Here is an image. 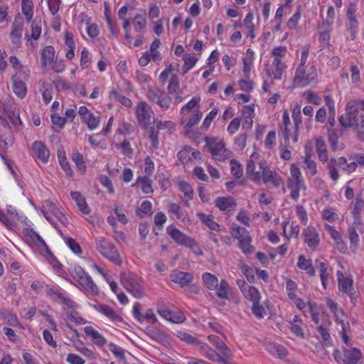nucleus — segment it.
Here are the masks:
<instances>
[{
	"label": "nucleus",
	"mask_w": 364,
	"mask_h": 364,
	"mask_svg": "<svg viewBox=\"0 0 364 364\" xmlns=\"http://www.w3.org/2000/svg\"><path fill=\"white\" fill-rule=\"evenodd\" d=\"M254 155L247 164V174L249 178L259 184L262 182L268 187L279 188L282 183V177L275 171H272L264 161L256 163L253 159Z\"/></svg>",
	"instance_id": "f257e3e1"
},
{
	"label": "nucleus",
	"mask_w": 364,
	"mask_h": 364,
	"mask_svg": "<svg viewBox=\"0 0 364 364\" xmlns=\"http://www.w3.org/2000/svg\"><path fill=\"white\" fill-rule=\"evenodd\" d=\"M205 145L204 149H207L211 154L212 158L215 161H224L230 158V152L225 148L223 139L217 137L205 138Z\"/></svg>",
	"instance_id": "f03ea898"
},
{
	"label": "nucleus",
	"mask_w": 364,
	"mask_h": 364,
	"mask_svg": "<svg viewBox=\"0 0 364 364\" xmlns=\"http://www.w3.org/2000/svg\"><path fill=\"white\" fill-rule=\"evenodd\" d=\"M120 281L122 286L133 296L141 299L144 295L141 280L134 273L123 272L120 275Z\"/></svg>",
	"instance_id": "7ed1b4c3"
},
{
	"label": "nucleus",
	"mask_w": 364,
	"mask_h": 364,
	"mask_svg": "<svg viewBox=\"0 0 364 364\" xmlns=\"http://www.w3.org/2000/svg\"><path fill=\"white\" fill-rule=\"evenodd\" d=\"M287 187L291 190L290 197L296 200L299 198L301 189H306L304 180L297 165L290 166V176L287 179Z\"/></svg>",
	"instance_id": "20e7f679"
},
{
	"label": "nucleus",
	"mask_w": 364,
	"mask_h": 364,
	"mask_svg": "<svg viewBox=\"0 0 364 364\" xmlns=\"http://www.w3.org/2000/svg\"><path fill=\"white\" fill-rule=\"evenodd\" d=\"M95 242L97 250L103 257L117 265L121 264L119 253L112 242L105 237H100L96 239Z\"/></svg>",
	"instance_id": "39448f33"
},
{
	"label": "nucleus",
	"mask_w": 364,
	"mask_h": 364,
	"mask_svg": "<svg viewBox=\"0 0 364 364\" xmlns=\"http://www.w3.org/2000/svg\"><path fill=\"white\" fill-rule=\"evenodd\" d=\"M73 278L88 294L96 295L98 294V288L90 277L80 266H74L70 270Z\"/></svg>",
	"instance_id": "423d86ee"
},
{
	"label": "nucleus",
	"mask_w": 364,
	"mask_h": 364,
	"mask_svg": "<svg viewBox=\"0 0 364 364\" xmlns=\"http://www.w3.org/2000/svg\"><path fill=\"white\" fill-rule=\"evenodd\" d=\"M168 235L178 244L191 248L196 255H203V251L193 239L181 232L173 225L166 228Z\"/></svg>",
	"instance_id": "0eeeda50"
},
{
	"label": "nucleus",
	"mask_w": 364,
	"mask_h": 364,
	"mask_svg": "<svg viewBox=\"0 0 364 364\" xmlns=\"http://www.w3.org/2000/svg\"><path fill=\"white\" fill-rule=\"evenodd\" d=\"M317 70L314 65L307 70L304 68L297 67L295 71L293 83L296 87H304L316 81L317 78Z\"/></svg>",
	"instance_id": "6e6552de"
},
{
	"label": "nucleus",
	"mask_w": 364,
	"mask_h": 364,
	"mask_svg": "<svg viewBox=\"0 0 364 364\" xmlns=\"http://www.w3.org/2000/svg\"><path fill=\"white\" fill-rule=\"evenodd\" d=\"M339 122L343 127H353L358 132V138L364 141V114L346 113L339 117Z\"/></svg>",
	"instance_id": "1a4fd4ad"
},
{
	"label": "nucleus",
	"mask_w": 364,
	"mask_h": 364,
	"mask_svg": "<svg viewBox=\"0 0 364 364\" xmlns=\"http://www.w3.org/2000/svg\"><path fill=\"white\" fill-rule=\"evenodd\" d=\"M146 96L151 102L157 105L162 112H166L170 108L171 98L160 88L148 87Z\"/></svg>",
	"instance_id": "9d476101"
},
{
	"label": "nucleus",
	"mask_w": 364,
	"mask_h": 364,
	"mask_svg": "<svg viewBox=\"0 0 364 364\" xmlns=\"http://www.w3.org/2000/svg\"><path fill=\"white\" fill-rule=\"evenodd\" d=\"M48 294L53 299L59 300L64 305V310L66 311L68 318H81L78 312L75 310L76 304L70 299L65 298L60 290L50 289Z\"/></svg>",
	"instance_id": "9b49d317"
},
{
	"label": "nucleus",
	"mask_w": 364,
	"mask_h": 364,
	"mask_svg": "<svg viewBox=\"0 0 364 364\" xmlns=\"http://www.w3.org/2000/svg\"><path fill=\"white\" fill-rule=\"evenodd\" d=\"M136 116L138 123L144 128L154 121V114L151 107L144 101H140L136 106Z\"/></svg>",
	"instance_id": "f8f14e48"
},
{
	"label": "nucleus",
	"mask_w": 364,
	"mask_h": 364,
	"mask_svg": "<svg viewBox=\"0 0 364 364\" xmlns=\"http://www.w3.org/2000/svg\"><path fill=\"white\" fill-rule=\"evenodd\" d=\"M358 11L357 4L355 2H350L346 10L347 26L350 33L352 40L355 38V34L358 28L359 22L357 19L356 13Z\"/></svg>",
	"instance_id": "ddd939ff"
},
{
	"label": "nucleus",
	"mask_w": 364,
	"mask_h": 364,
	"mask_svg": "<svg viewBox=\"0 0 364 364\" xmlns=\"http://www.w3.org/2000/svg\"><path fill=\"white\" fill-rule=\"evenodd\" d=\"M200 352L208 360L220 364H228V359L231 358L224 356L223 354H219L216 350L208 346L206 343L201 345Z\"/></svg>",
	"instance_id": "4468645a"
},
{
	"label": "nucleus",
	"mask_w": 364,
	"mask_h": 364,
	"mask_svg": "<svg viewBox=\"0 0 364 364\" xmlns=\"http://www.w3.org/2000/svg\"><path fill=\"white\" fill-rule=\"evenodd\" d=\"M263 346L267 352L280 359H285L289 355L288 350L283 346L275 342L266 341Z\"/></svg>",
	"instance_id": "2eb2a0df"
},
{
	"label": "nucleus",
	"mask_w": 364,
	"mask_h": 364,
	"mask_svg": "<svg viewBox=\"0 0 364 364\" xmlns=\"http://www.w3.org/2000/svg\"><path fill=\"white\" fill-rule=\"evenodd\" d=\"M170 278L173 282L178 284L181 287L188 286L193 279L192 274L178 270L173 271Z\"/></svg>",
	"instance_id": "dca6fc26"
},
{
	"label": "nucleus",
	"mask_w": 364,
	"mask_h": 364,
	"mask_svg": "<svg viewBox=\"0 0 364 364\" xmlns=\"http://www.w3.org/2000/svg\"><path fill=\"white\" fill-rule=\"evenodd\" d=\"M201 117L202 114L200 109L196 108L193 110L189 119L187 118V116H181V124L183 125L186 131L189 132L191 131L192 128L199 122Z\"/></svg>",
	"instance_id": "f3484780"
},
{
	"label": "nucleus",
	"mask_w": 364,
	"mask_h": 364,
	"mask_svg": "<svg viewBox=\"0 0 364 364\" xmlns=\"http://www.w3.org/2000/svg\"><path fill=\"white\" fill-rule=\"evenodd\" d=\"M304 242L311 249H316L319 244V235L314 228L308 227L304 230Z\"/></svg>",
	"instance_id": "a211bd4d"
},
{
	"label": "nucleus",
	"mask_w": 364,
	"mask_h": 364,
	"mask_svg": "<svg viewBox=\"0 0 364 364\" xmlns=\"http://www.w3.org/2000/svg\"><path fill=\"white\" fill-rule=\"evenodd\" d=\"M362 353L356 348L343 350V364H359Z\"/></svg>",
	"instance_id": "6ab92c4d"
},
{
	"label": "nucleus",
	"mask_w": 364,
	"mask_h": 364,
	"mask_svg": "<svg viewBox=\"0 0 364 364\" xmlns=\"http://www.w3.org/2000/svg\"><path fill=\"white\" fill-rule=\"evenodd\" d=\"M157 311L159 316L164 318H186L184 314L173 306L159 308Z\"/></svg>",
	"instance_id": "aec40b11"
},
{
	"label": "nucleus",
	"mask_w": 364,
	"mask_h": 364,
	"mask_svg": "<svg viewBox=\"0 0 364 364\" xmlns=\"http://www.w3.org/2000/svg\"><path fill=\"white\" fill-rule=\"evenodd\" d=\"M338 288L340 291L347 294L353 301L357 298V293L353 287V280L350 278H341L338 279Z\"/></svg>",
	"instance_id": "412c9836"
},
{
	"label": "nucleus",
	"mask_w": 364,
	"mask_h": 364,
	"mask_svg": "<svg viewBox=\"0 0 364 364\" xmlns=\"http://www.w3.org/2000/svg\"><path fill=\"white\" fill-rule=\"evenodd\" d=\"M32 149L38 159L42 162L46 163L48 161L50 151L43 142L36 141L32 145Z\"/></svg>",
	"instance_id": "4be33fe9"
},
{
	"label": "nucleus",
	"mask_w": 364,
	"mask_h": 364,
	"mask_svg": "<svg viewBox=\"0 0 364 364\" xmlns=\"http://www.w3.org/2000/svg\"><path fill=\"white\" fill-rule=\"evenodd\" d=\"M22 30V24L18 23L16 19L13 23L12 30L10 34L11 43L13 44V48L17 49L20 47Z\"/></svg>",
	"instance_id": "5701e85b"
},
{
	"label": "nucleus",
	"mask_w": 364,
	"mask_h": 364,
	"mask_svg": "<svg viewBox=\"0 0 364 364\" xmlns=\"http://www.w3.org/2000/svg\"><path fill=\"white\" fill-rule=\"evenodd\" d=\"M84 331L87 336L92 338L93 343L98 346H103L107 343L106 338L92 326H87L84 328Z\"/></svg>",
	"instance_id": "b1692460"
},
{
	"label": "nucleus",
	"mask_w": 364,
	"mask_h": 364,
	"mask_svg": "<svg viewBox=\"0 0 364 364\" xmlns=\"http://www.w3.org/2000/svg\"><path fill=\"white\" fill-rule=\"evenodd\" d=\"M304 169L306 171V176L310 178L317 174L316 163L311 159V156L309 153L306 152L304 157Z\"/></svg>",
	"instance_id": "393cba45"
},
{
	"label": "nucleus",
	"mask_w": 364,
	"mask_h": 364,
	"mask_svg": "<svg viewBox=\"0 0 364 364\" xmlns=\"http://www.w3.org/2000/svg\"><path fill=\"white\" fill-rule=\"evenodd\" d=\"M208 340L215 347L220 351V353L226 357H232V352L228 346L218 336L214 335H210L208 336Z\"/></svg>",
	"instance_id": "a878e982"
},
{
	"label": "nucleus",
	"mask_w": 364,
	"mask_h": 364,
	"mask_svg": "<svg viewBox=\"0 0 364 364\" xmlns=\"http://www.w3.org/2000/svg\"><path fill=\"white\" fill-rule=\"evenodd\" d=\"M255 110L251 106H244L242 109L241 118L242 120V128L250 129L252 127V119Z\"/></svg>",
	"instance_id": "bb28decb"
},
{
	"label": "nucleus",
	"mask_w": 364,
	"mask_h": 364,
	"mask_svg": "<svg viewBox=\"0 0 364 364\" xmlns=\"http://www.w3.org/2000/svg\"><path fill=\"white\" fill-rule=\"evenodd\" d=\"M315 148L319 161L326 163L328 160V155L325 141L322 137L316 138Z\"/></svg>",
	"instance_id": "cd10ccee"
},
{
	"label": "nucleus",
	"mask_w": 364,
	"mask_h": 364,
	"mask_svg": "<svg viewBox=\"0 0 364 364\" xmlns=\"http://www.w3.org/2000/svg\"><path fill=\"white\" fill-rule=\"evenodd\" d=\"M55 49L51 46H47L42 50L40 54L43 67L51 65L55 57Z\"/></svg>",
	"instance_id": "c85d7f7f"
},
{
	"label": "nucleus",
	"mask_w": 364,
	"mask_h": 364,
	"mask_svg": "<svg viewBox=\"0 0 364 364\" xmlns=\"http://www.w3.org/2000/svg\"><path fill=\"white\" fill-rule=\"evenodd\" d=\"M342 135V131L339 129H329L328 132V139L331 145V150L336 151L343 149L342 146L338 145V139Z\"/></svg>",
	"instance_id": "c756f323"
},
{
	"label": "nucleus",
	"mask_w": 364,
	"mask_h": 364,
	"mask_svg": "<svg viewBox=\"0 0 364 364\" xmlns=\"http://www.w3.org/2000/svg\"><path fill=\"white\" fill-rule=\"evenodd\" d=\"M70 196L73 200L75 201V203L78 208V209L83 214H89L90 212V209L88 207L85 198L82 196L80 192L74 191L70 193Z\"/></svg>",
	"instance_id": "7c9ffc66"
},
{
	"label": "nucleus",
	"mask_w": 364,
	"mask_h": 364,
	"mask_svg": "<svg viewBox=\"0 0 364 364\" xmlns=\"http://www.w3.org/2000/svg\"><path fill=\"white\" fill-rule=\"evenodd\" d=\"M14 92L19 97L23 98L27 93V88L24 82L18 77L13 76L11 78Z\"/></svg>",
	"instance_id": "2f4dec72"
},
{
	"label": "nucleus",
	"mask_w": 364,
	"mask_h": 364,
	"mask_svg": "<svg viewBox=\"0 0 364 364\" xmlns=\"http://www.w3.org/2000/svg\"><path fill=\"white\" fill-rule=\"evenodd\" d=\"M215 205L221 211H225L228 208H235L236 203L235 200L230 197H218L215 200Z\"/></svg>",
	"instance_id": "473e14b6"
},
{
	"label": "nucleus",
	"mask_w": 364,
	"mask_h": 364,
	"mask_svg": "<svg viewBox=\"0 0 364 364\" xmlns=\"http://www.w3.org/2000/svg\"><path fill=\"white\" fill-rule=\"evenodd\" d=\"M241 291L247 299L252 301L253 303L259 302L260 295L256 287L247 285L241 287Z\"/></svg>",
	"instance_id": "72a5a7b5"
},
{
	"label": "nucleus",
	"mask_w": 364,
	"mask_h": 364,
	"mask_svg": "<svg viewBox=\"0 0 364 364\" xmlns=\"http://www.w3.org/2000/svg\"><path fill=\"white\" fill-rule=\"evenodd\" d=\"M179 190L183 193V200L185 205L188 206V201L192 200L193 198V190L191 185L185 181H181L178 183Z\"/></svg>",
	"instance_id": "f704fd0d"
},
{
	"label": "nucleus",
	"mask_w": 364,
	"mask_h": 364,
	"mask_svg": "<svg viewBox=\"0 0 364 364\" xmlns=\"http://www.w3.org/2000/svg\"><path fill=\"white\" fill-rule=\"evenodd\" d=\"M229 289L230 286L227 281L222 279L220 282H217L215 289H213V291H215V294L218 298L222 299H228Z\"/></svg>",
	"instance_id": "c9c22d12"
},
{
	"label": "nucleus",
	"mask_w": 364,
	"mask_h": 364,
	"mask_svg": "<svg viewBox=\"0 0 364 364\" xmlns=\"http://www.w3.org/2000/svg\"><path fill=\"white\" fill-rule=\"evenodd\" d=\"M48 207V210L55 216V218L64 225L68 223V218L59 210V208L51 201H46L44 207Z\"/></svg>",
	"instance_id": "e433bc0d"
},
{
	"label": "nucleus",
	"mask_w": 364,
	"mask_h": 364,
	"mask_svg": "<svg viewBox=\"0 0 364 364\" xmlns=\"http://www.w3.org/2000/svg\"><path fill=\"white\" fill-rule=\"evenodd\" d=\"M360 109L364 111V100H355L349 102L346 105V114H353L354 115H358V109Z\"/></svg>",
	"instance_id": "4c0bfd02"
},
{
	"label": "nucleus",
	"mask_w": 364,
	"mask_h": 364,
	"mask_svg": "<svg viewBox=\"0 0 364 364\" xmlns=\"http://www.w3.org/2000/svg\"><path fill=\"white\" fill-rule=\"evenodd\" d=\"M253 21V15L252 13H249L246 15L244 23H243V27L246 30V36L247 38H250L251 39L255 38V35L254 33L255 32V25L252 22Z\"/></svg>",
	"instance_id": "58836bf2"
},
{
	"label": "nucleus",
	"mask_w": 364,
	"mask_h": 364,
	"mask_svg": "<svg viewBox=\"0 0 364 364\" xmlns=\"http://www.w3.org/2000/svg\"><path fill=\"white\" fill-rule=\"evenodd\" d=\"M177 336L181 341H183L193 346H199L200 349L201 348V345L204 343L199 341L197 338L182 331H178Z\"/></svg>",
	"instance_id": "ea45409f"
},
{
	"label": "nucleus",
	"mask_w": 364,
	"mask_h": 364,
	"mask_svg": "<svg viewBox=\"0 0 364 364\" xmlns=\"http://www.w3.org/2000/svg\"><path fill=\"white\" fill-rule=\"evenodd\" d=\"M198 216L200 220L210 230L218 232L220 230V225L213 220V215H205V213H198Z\"/></svg>",
	"instance_id": "a19ab883"
},
{
	"label": "nucleus",
	"mask_w": 364,
	"mask_h": 364,
	"mask_svg": "<svg viewBox=\"0 0 364 364\" xmlns=\"http://www.w3.org/2000/svg\"><path fill=\"white\" fill-rule=\"evenodd\" d=\"M202 280L204 286L210 291H213V289H215L218 282L217 277L209 272H205L202 274Z\"/></svg>",
	"instance_id": "79ce46f5"
},
{
	"label": "nucleus",
	"mask_w": 364,
	"mask_h": 364,
	"mask_svg": "<svg viewBox=\"0 0 364 364\" xmlns=\"http://www.w3.org/2000/svg\"><path fill=\"white\" fill-rule=\"evenodd\" d=\"M287 66L284 62L280 61H272V75L275 80L282 79V74L284 72Z\"/></svg>",
	"instance_id": "37998d69"
},
{
	"label": "nucleus",
	"mask_w": 364,
	"mask_h": 364,
	"mask_svg": "<svg viewBox=\"0 0 364 364\" xmlns=\"http://www.w3.org/2000/svg\"><path fill=\"white\" fill-rule=\"evenodd\" d=\"M200 98L193 97L188 102H187L181 109V116H187L192 110L199 109Z\"/></svg>",
	"instance_id": "c03bdc74"
},
{
	"label": "nucleus",
	"mask_w": 364,
	"mask_h": 364,
	"mask_svg": "<svg viewBox=\"0 0 364 364\" xmlns=\"http://www.w3.org/2000/svg\"><path fill=\"white\" fill-rule=\"evenodd\" d=\"M359 225H355L354 223L348 228L349 239L350 242V248L356 250L358 247L359 236L356 231Z\"/></svg>",
	"instance_id": "a18cd8bd"
},
{
	"label": "nucleus",
	"mask_w": 364,
	"mask_h": 364,
	"mask_svg": "<svg viewBox=\"0 0 364 364\" xmlns=\"http://www.w3.org/2000/svg\"><path fill=\"white\" fill-rule=\"evenodd\" d=\"M283 125L281 127V133L285 140V142L287 143L289 141L290 133L289 129L288 128L290 124V119L289 117V114L287 111H284L283 113Z\"/></svg>",
	"instance_id": "49530a36"
},
{
	"label": "nucleus",
	"mask_w": 364,
	"mask_h": 364,
	"mask_svg": "<svg viewBox=\"0 0 364 364\" xmlns=\"http://www.w3.org/2000/svg\"><path fill=\"white\" fill-rule=\"evenodd\" d=\"M27 235L31 238L32 242H33L36 246L43 248V250H45L46 252L48 251V247L47 246L46 243L38 233L31 230H28Z\"/></svg>",
	"instance_id": "de8ad7c7"
},
{
	"label": "nucleus",
	"mask_w": 364,
	"mask_h": 364,
	"mask_svg": "<svg viewBox=\"0 0 364 364\" xmlns=\"http://www.w3.org/2000/svg\"><path fill=\"white\" fill-rule=\"evenodd\" d=\"M317 331L318 332L321 338H322L323 346L326 348L333 346L332 339L328 331L324 328L322 325L317 327Z\"/></svg>",
	"instance_id": "09e8293b"
},
{
	"label": "nucleus",
	"mask_w": 364,
	"mask_h": 364,
	"mask_svg": "<svg viewBox=\"0 0 364 364\" xmlns=\"http://www.w3.org/2000/svg\"><path fill=\"white\" fill-rule=\"evenodd\" d=\"M232 235L238 241L250 237L249 232L242 227L235 225L232 227Z\"/></svg>",
	"instance_id": "8fccbe9b"
},
{
	"label": "nucleus",
	"mask_w": 364,
	"mask_h": 364,
	"mask_svg": "<svg viewBox=\"0 0 364 364\" xmlns=\"http://www.w3.org/2000/svg\"><path fill=\"white\" fill-rule=\"evenodd\" d=\"M296 304V306L300 309L304 311V313L309 312L311 316H314V314L312 312V305L309 302H305L301 299L297 298L292 299ZM306 317L308 316L306 314H304Z\"/></svg>",
	"instance_id": "3c124183"
},
{
	"label": "nucleus",
	"mask_w": 364,
	"mask_h": 364,
	"mask_svg": "<svg viewBox=\"0 0 364 364\" xmlns=\"http://www.w3.org/2000/svg\"><path fill=\"white\" fill-rule=\"evenodd\" d=\"M109 97L119 102H120L122 105L130 107L132 105V101L127 97L121 95L117 90H112L109 92Z\"/></svg>",
	"instance_id": "603ef678"
},
{
	"label": "nucleus",
	"mask_w": 364,
	"mask_h": 364,
	"mask_svg": "<svg viewBox=\"0 0 364 364\" xmlns=\"http://www.w3.org/2000/svg\"><path fill=\"white\" fill-rule=\"evenodd\" d=\"M22 12L25 15L28 21H30L33 17V0H22Z\"/></svg>",
	"instance_id": "864d4df0"
},
{
	"label": "nucleus",
	"mask_w": 364,
	"mask_h": 364,
	"mask_svg": "<svg viewBox=\"0 0 364 364\" xmlns=\"http://www.w3.org/2000/svg\"><path fill=\"white\" fill-rule=\"evenodd\" d=\"M363 205V201L360 200L357 201L353 207L352 214L354 218V224L359 225L361 228H363V223L360 219L361 210Z\"/></svg>",
	"instance_id": "5fc2aeb1"
},
{
	"label": "nucleus",
	"mask_w": 364,
	"mask_h": 364,
	"mask_svg": "<svg viewBox=\"0 0 364 364\" xmlns=\"http://www.w3.org/2000/svg\"><path fill=\"white\" fill-rule=\"evenodd\" d=\"M58 158L62 168L66 172L67 174H70L72 173V169L69 162L67 160L65 152L63 149H59L58 151Z\"/></svg>",
	"instance_id": "6e6d98bb"
},
{
	"label": "nucleus",
	"mask_w": 364,
	"mask_h": 364,
	"mask_svg": "<svg viewBox=\"0 0 364 364\" xmlns=\"http://www.w3.org/2000/svg\"><path fill=\"white\" fill-rule=\"evenodd\" d=\"M71 159L79 171H85L86 170V164L83 156L78 151H73Z\"/></svg>",
	"instance_id": "4d7b16f0"
},
{
	"label": "nucleus",
	"mask_w": 364,
	"mask_h": 364,
	"mask_svg": "<svg viewBox=\"0 0 364 364\" xmlns=\"http://www.w3.org/2000/svg\"><path fill=\"white\" fill-rule=\"evenodd\" d=\"M272 55L274 57L273 61L283 62L287 53V48L286 46H277L272 50Z\"/></svg>",
	"instance_id": "13d9d810"
},
{
	"label": "nucleus",
	"mask_w": 364,
	"mask_h": 364,
	"mask_svg": "<svg viewBox=\"0 0 364 364\" xmlns=\"http://www.w3.org/2000/svg\"><path fill=\"white\" fill-rule=\"evenodd\" d=\"M132 23L136 32H141L146 29V20L142 15L137 14L135 16Z\"/></svg>",
	"instance_id": "bf43d9fd"
},
{
	"label": "nucleus",
	"mask_w": 364,
	"mask_h": 364,
	"mask_svg": "<svg viewBox=\"0 0 364 364\" xmlns=\"http://www.w3.org/2000/svg\"><path fill=\"white\" fill-rule=\"evenodd\" d=\"M183 60L184 66L183 69L184 73H188L198 61V58L193 53H188L185 55Z\"/></svg>",
	"instance_id": "052dcab7"
},
{
	"label": "nucleus",
	"mask_w": 364,
	"mask_h": 364,
	"mask_svg": "<svg viewBox=\"0 0 364 364\" xmlns=\"http://www.w3.org/2000/svg\"><path fill=\"white\" fill-rule=\"evenodd\" d=\"M167 89L170 95H173L174 92H182L180 88L179 79L176 75H171Z\"/></svg>",
	"instance_id": "680f3d73"
},
{
	"label": "nucleus",
	"mask_w": 364,
	"mask_h": 364,
	"mask_svg": "<svg viewBox=\"0 0 364 364\" xmlns=\"http://www.w3.org/2000/svg\"><path fill=\"white\" fill-rule=\"evenodd\" d=\"M91 54L86 48H83L81 51L80 66L82 69H86L91 64Z\"/></svg>",
	"instance_id": "e2e57ef3"
},
{
	"label": "nucleus",
	"mask_w": 364,
	"mask_h": 364,
	"mask_svg": "<svg viewBox=\"0 0 364 364\" xmlns=\"http://www.w3.org/2000/svg\"><path fill=\"white\" fill-rule=\"evenodd\" d=\"M82 122L86 123L90 130H93L98 127L100 124V117L95 116L93 113H91L90 114H88L87 117H85V119H83Z\"/></svg>",
	"instance_id": "0e129e2a"
},
{
	"label": "nucleus",
	"mask_w": 364,
	"mask_h": 364,
	"mask_svg": "<svg viewBox=\"0 0 364 364\" xmlns=\"http://www.w3.org/2000/svg\"><path fill=\"white\" fill-rule=\"evenodd\" d=\"M218 114V109H213L209 114L206 116L201 125V129L206 131L210 127L212 121L216 117Z\"/></svg>",
	"instance_id": "69168bd1"
},
{
	"label": "nucleus",
	"mask_w": 364,
	"mask_h": 364,
	"mask_svg": "<svg viewBox=\"0 0 364 364\" xmlns=\"http://www.w3.org/2000/svg\"><path fill=\"white\" fill-rule=\"evenodd\" d=\"M136 182L142 184L141 189L144 193H150L153 192L151 180L148 176L139 177Z\"/></svg>",
	"instance_id": "338daca9"
},
{
	"label": "nucleus",
	"mask_w": 364,
	"mask_h": 364,
	"mask_svg": "<svg viewBox=\"0 0 364 364\" xmlns=\"http://www.w3.org/2000/svg\"><path fill=\"white\" fill-rule=\"evenodd\" d=\"M308 102L312 103L316 105H319L321 103V99L317 93L312 91H306L303 95Z\"/></svg>",
	"instance_id": "774afa93"
}]
</instances>
